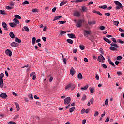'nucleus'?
Segmentation results:
<instances>
[{
	"mask_svg": "<svg viewBox=\"0 0 124 124\" xmlns=\"http://www.w3.org/2000/svg\"><path fill=\"white\" fill-rule=\"evenodd\" d=\"M111 46H110L109 49L111 51H118V49H119V46L118 44L116 43H111Z\"/></svg>",
	"mask_w": 124,
	"mask_h": 124,
	"instance_id": "f257e3e1",
	"label": "nucleus"
},
{
	"mask_svg": "<svg viewBox=\"0 0 124 124\" xmlns=\"http://www.w3.org/2000/svg\"><path fill=\"white\" fill-rule=\"evenodd\" d=\"M3 77H4V74L3 73H1L0 74V88H3Z\"/></svg>",
	"mask_w": 124,
	"mask_h": 124,
	"instance_id": "f03ea898",
	"label": "nucleus"
},
{
	"mask_svg": "<svg viewBox=\"0 0 124 124\" xmlns=\"http://www.w3.org/2000/svg\"><path fill=\"white\" fill-rule=\"evenodd\" d=\"M114 3L116 5H117L115 8V9H116V10H119V9L123 8V5H122L121 2H119L118 1H115Z\"/></svg>",
	"mask_w": 124,
	"mask_h": 124,
	"instance_id": "7ed1b4c3",
	"label": "nucleus"
},
{
	"mask_svg": "<svg viewBox=\"0 0 124 124\" xmlns=\"http://www.w3.org/2000/svg\"><path fill=\"white\" fill-rule=\"evenodd\" d=\"M76 26L78 28H81L82 27V25L83 24V20L82 19H79L77 21V22H76Z\"/></svg>",
	"mask_w": 124,
	"mask_h": 124,
	"instance_id": "20e7f679",
	"label": "nucleus"
},
{
	"mask_svg": "<svg viewBox=\"0 0 124 124\" xmlns=\"http://www.w3.org/2000/svg\"><path fill=\"white\" fill-rule=\"evenodd\" d=\"M97 60L100 62H102L103 63L105 62L104 61H105V58L102 55L100 54V56H98Z\"/></svg>",
	"mask_w": 124,
	"mask_h": 124,
	"instance_id": "39448f33",
	"label": "nucleus"
},
{
	"mask_svg": "<svg viewBox=\"0 0 124 124\" xmlns=\"http://www.w3.org/2000/svg\"><path fill=\"white\" fill-rule=\"evenodd\" d=\"M84 36L85 37H89L88 35H91V32L89 31L88 30H84Z\"/></svg>",
	"mask_w": 124,
	"mask_h": 124,
	"instance_id": "423d86ee",
	"label": "nucleus"
},
{
	"mask_svg": "<svg viewBox=\"0 0 124 124\" xmlns=\"http://www.w3.org/2000/svg\"><path fill=\"white\" fill-rule=\"evenodd\" d=\"M64 104H69L70 103V101H71V98H70V97H68L64 99Z\"/></svg>",
	"mask_w": 124,
	"mask_h": 124,
	"instance_id": "0eeeda50",
	"label": "nucleus"
},
{
	"mask_svg": "<svg viewBox=\"0 0 124 124\" xmlns=\"http://www.w3.org/2000/svg\"><path fill=\"white\" fill-rule=\"evenodd\" d=\"M5 53L6 55L9 56V57H11L12 56V52L11 51V50H10V49H7L5 51Z\"/></svg>",
	"mask_w": 124,
	"mask_h": 124,
	"instance_id": "6e6552de",
	"label": "nucleus"
},
{
	"mask_svg": "<svg viewBox=\"0 0 124 124\" xmlns=\"http://www.w3.org/2000/svg\"><path fill=\"white\" fill-rule=\"evenodd\" d=\"M74 16L75 17H80L81 16V14L80 12L77 11L74 13Z\"/></svg>",
	"mask_w": 124,
	"mask_h": 124,
	"instance_id": "1a4fd4ad",
	"label": "nucleus"
},
{
	"mask_svg": "<svg viewBox=\"0 0 124 124\" xmlns=\"http://www.w3.org/2000/svg\"><path fill=\"white\" fill-rule=\"evenodd\" d=\"M76 71H75V69H74V68H73V67H71L70 70V74H71L72 76H73V75H74V74H75Z\"/></svg>",
	"mask_w": 124,
	"mask_h": 124,
	"instance_id": "9d476101",
	"label": "nucleus"
},
{
	"mask_svg": "<svg viewBox=\"0 0 124 124\" xmlns=\"http://www.w3.org/2000/svg\"><path fill=\"white\" fill-rule=\"evenodd\" d=\"M18 45H19V44L16 42H13L12 43H11V46H12V47H17Z\"/></svg>",
	"mask_w": 124,
	"mask_h": 124,
	"instance_id": "9b49d317",
	"label": "nucleus"
},
{
	"mask_svg": "<svg viewBox=\"0 0 124 124\" xmlns=\"http://www.w3.org/2000/svg\"><path fill=\"white\" fill-rule=\"evenodd\" d=\"M67 35L69 38H76V37H75V34H68Z\"/></svg>",
	"mask_w": 124,
	"mask_h": 124,
	"instance_id": "f8f14e48",
	"label": "nucleus"
},
{
	"mask_svg": "<svg viewBox=\"0 0 124 124\" xmlns=\"http://www.w3.org/2000/svg\"><path fill=\"white\" fill-rule=\"evenodd\" d=\"M0 96L2 98H6L7 97V95L5 93H2L0 95Z\"/></svg>",
	"mask_w": 124,
	"mask_h": 124,
	"instance_id": "ddd939ff",
	"label": "nucleus"
},
{
	"mask_svg": "<svg viewBox=\"0 0 124 124\" xmlns=\"http://www.w3.org/2000/svg\"><path fill=\"white\" fill-rule=\"evenodd\" d=\"M2 27L3 28H4V30H6V31H7V30H8V29L7 28V24H6V23L5 22H2Z\"/></svg>",
	"mask_w": 124,
	"mask_h": 124,
	"instance_id": "4468645a",
	"label": "nucleus"
},
{
	"mask_svg": "<svg viewBox=\"0 0 124 124\" xmlns=\"http://www.w3.org/2000/svg\"><path fill=\"white\" fill-rule=\"evenodd\" d=\"M9 25L11 28H14V27H16L17 26V24L14 23V22H10L9 23Z\"/></svg>",
	"mask_w": 124,
	"mask_h": 124,
	"instance_id": "2eb2a0df",
	"label": "nucleus"
},
{
	"mask_svg": "<svg viewBox=\"0 0 124 124\" xmlns=\"http://www.w3.org/2000/svg\"><path fill=\"white\" fill-rule=\"evenodd\" d=\"M82 8V11L83 12H87V10H88V7H86V6H82L81 7Z\"/></svg>",
	"mask_w": 124,
	"mask_h": 124,
	"instance_id": "dca6fc26",
	"label": "nucleus"
},
{
	"mask_svg": "<svg viewBox=\"0 0 124 124\" xmlns=\"http://www.w3.org/2000/svg\"><path fill=\"white\" fill-rule=\"evenodd\" d=\"M78 79H79L80 80H82L83 79V75L81 73H79L78 75Z\"/></svg>",
	"mask_w": 124,
	"mask_h": 124,
	"instance_id": "f3484780",
	"label": "nucleus"
},
{
	"mask_svg": "<svg viewBox=\"0 0 124 124\" xmlns=\"http://www.w3.org/2000/svg\"><path fill=\"white\" fill-rule=\"evenodd\" d=\"M62 16H57L54 17V19L53 20V22H55V21H56L57 20H59V19H61V18H62Z\"/></svg>",
	"mask_w": 124,
	"mask_h": 124,
	"instance_id": "a211bd4d",
	"label": "nucleus"
},
{
	"mask_svg": "<svg viewBox=\"0 0 124 124\" xmlns=\"http://www.w3.org/2000/svg\"><path fill=\"white\" fill-rule=\"evenodd\" d=\"M67 3V1H63L61 2L60 4V6H62L63 5H64V4H66Z\"/></svg>",
	"mask_w": 124,
	"mask_h": 124,
	"instance_id": "6ab92c4d",
	"label": "nucleus"
},
{
	"mask_svg": "<svg viewBox=\"0 0 124 124\" xmlns=\"http://www.w3.org/2000/svg\"><path fill=\"white\" fill-rule=\"evenodd\" d=\"M96 23V22L95 21H88V24L90 26H91V25H95Z\"/></svg>",
	"mask_w": 124,
	"mask_h": 124,
	"instance_id": "aec40b11",
	"label": "nucleus"
},
{
	"mask_svg": "<svg viewBox=\"0 0 124 124\" xmlns=\"http://www.w3.org/2000/svg\"><path fill=\"white\" fill-rule=\"evenodd\" d=\"M88 88H89V85H86V86H85L83 87H81L80 90H86L88 89Z\"/></svg>",
	"mask_w": 124,
	"mask_h": 124,
	"instance_id": "412c9836",
	"label": "nucleus"
},
{
	"mask_svg": "<svg viewBox=\"0 0 124 124\" xmlns=\"http://www.w3.org/2000/svg\"><path fill=\"white\" fill-rule=\"evenodd\" d=\"M103 39L105 41H106V42H107L108 43H109V44L111 43V41H110V40L108 39L106 37L103 38Z\"/></svg>",
	"mask_w": 124,
	"mask_h": 124,
	"instance_id": "4be33fe9",
	"label": "nucleus"
},
{
	"mask_svg": "<svg viewBox=\"0 0 124 124\" xmlns=\"http://www.w3.org/2000/svg\"><path fill=\"white\" fill-rule=\"evenodd\" d=\"M15 104L16 106L17 111H20V106H19V104L17 102H15Z\"/></svg>",
	"mask_w": 124,
	"mask_h": 124,
	"instance_id": "5701e85b",
	"label": "nucleus"
},
{
	"mask_svg": "<svg viewBox=\"0 0 124 124\" xmlns=\"http://www.w3.org/2000/svg\"><path fill=\"white\" fill-rule=\"evenodd\" d=\"M13 21L16 23V24H20V21H19V20L17 19L16 18H14Z\"/></svg>",
	"mask_w": 124,
	"mask_h": 124,
	"instance_id": "b1692460",
	"label": "nucleus"
},
{
	"mask_svg": "<svg viewBox=\"0 0 124 124\" xmlns=\"http://www.w3.org/2000/svg\"><path fill=\"white\" fill-rule=\"evenodd\" d=\"M9 35H10L11 38H15V35H14V34L12 32H10Z\"/></svg>",
	"mask_w": 124,
	"mask_h": 124,
	"instance_id": "393cba45",
	"label": "nucleus"
},
{
	"mask_svg": "<svg viewBox=\"0 0 124 124\" xmlns=\"http://www.w3.org/2000/svg\"><path fill=\"white\" fill-rule=\"evenodd\" d=\"M75 110V107H72V108H69L70 113H72L73 111Z\"/></svg>",
	"mask_w": 124,
	"mask_h": 124,
	"instance_id": "a878e982",
	"label": "nucleus"
},
{
	"mask_svg": "<svg viewBox=\"0 0 124 124\" xmlns=\"http://www.w3.org/2000/svg\"><path fill=\"white\" fill-rule=\"evenodd\" d=\"M89 89L90 91V93H94V88L90 87Z\"/></svg>",
	"mask_w": 124,
	"mask_h": 124,
	"instance_id": "bb28decb",
	"label": "nucleus"
},
{
	"mask_svg": "<svg viewBox=\"0 0 124 124\" xmlns=\"http://www.w3.org/2000/svg\"><path fill=\"white\" fill-rule=\"evenodd\" d=\"M35 41H36V39L35 37H33L32 39V43L33 45H34L35 44Z\"/></svg>",
	"mask_w": 124,
	"mask_h": 124,
	"instance_id": "cd10ccee",
	"label": "nucleus"
},
{
	"mask_svg": "<svg viewBox=\"0 0 124 124\" xmlns=\"http://www.w3.org/2000/svg\"><path fill=\"white\" fill-rule=\"evenodd\" d=\"M67 42H68V43H70V44H72L73 43V40L70 39H67Z\"/></svg>",
	"mask_w": 124,
	"mask_h": 124,
	"instance_id": "c85d7f7f",
	"label": "nucleus"
},
{
	"mask_svg": "<svg viewBox=\"0 0 124 124\" xmlns=\"http://www.w3.org/2000/svg\"><path fill=\"white\" fill-rule=\"evenodd\" d=\"M15 18L16 19H19V20H21V16H20V15H15Z\"/></svg>",
	"mask_w": 124,
	"mask_h": 124,
	"instance_id": "c756f323",
	"label": "nucleus"
},
{
	"mask_svg": "<svg viewBox=\"0 0 124 124\" xmlns=\"http://www.w3.org/2000/svg\"><path fill=\"white\" fill-rule=\"evenodd\" d=\"M99 8L105 9L106 8H107V5L99 6Z\"/></svg>",
	"mask_w": 124,
	"mask_h": 124,
	"instance_id": "7c9ffc66",
	"label": "nucleus"
},
{
	"mask_svg": "<svg viewBox=\"0 0 124 124\" xmlns=\"http://www.w3.org/2000/svg\"><path fill=\"white\" fill-rule=\"evenodd\" d=\"M23 28H24L25 31H27V32H29V31H30V29H29V28H28V27L24 26Z\"/></svg>",
	"mask_w": 124,
	"mask_h": 124,
	"instance_id": "2f4dec72",
	"label": "nucleus"
},
{
	"mask_svg": "<svg viewBox=\"0 0 124 124\" xmlns=\"http://www.w3.org/2000/svg\"><path fill=\"white\" fill-rule=\"evenodd\" d=\"M70 88L72 91L75 89V84H70Z\"/></svg>",
	"mask_w": 124,
	"mask_h": 124,
	"instance_id": "473e14b6",
	"label": "nucleus"
},
{
	"mask_svg": "<svg viewBox=\"0 0 124 124\" xmlns=\"http://www.w3.org/2000/svg\"><path fill=\"white\" fill-rule=\"evenodd\" d=\"M15 41H16V42H18V43H21V39L17 37H16Z\"/></svg>",
	"mask_w": 124,
	"mask_h": 124,
	"instance_id": "72a5a7b5",
	"label": "nucleus"
},
{
	"mask_svg": "<svg viewBox=\"0 0 124 124\" xmlns=\"http://www.w3.org/2000/svg\"><path fill=\"white\" fill-rule=\"evenodd\" d=\"M66 23V21H59L58 22V24H60V25H63V24H65Z\"/></svg>",
	"mask_w": 124,
	"mask_h": 124,
	"instance_id": "f704fd0d",
	"label": "nucleus"
},
{
	"mask_svg": "<svg viewBox=\"0 0 124 124\" xmlns=\"http://www.w3.org/2000/svg\"><path fill=\"white\" fill-rule=\"evenodd\" d=\"M87 98V96H86V95L84 94L82 97L81 100L82 101H85V99H86Z\"/></svg>",
	"mask_w": 124,
	"mask_h": 124,
	"instance_id": "c9c22d12",
	"label": "nucleus"
},
{
	"mask_svg": "<svg viewBox=\"0 0 124 124\" xmlns=\"http://www.w3.org/2000/svg\"><path fill=\"white\" fill-rule=\"evenodd\" d=\"M0 14H2V15H5L6 13L4 12V10H0Z\"/></svg>",
	"mask_w": 124,
	"mask_h": 124,
	"instance_id": "e433bc0d",
	"label": "nucleus"
},
{
	"mask_svg": "<svg viewBox=\"0 0 124 124\" xmlns=\"http://www.w3.org/2000/svg\"><path fill=\"white\" fill-rule=\"evenodd\" d=\"M79 48L81 50H84L85 49V46L81 45L79 46Z\"/></svg>",
	"mask_w": 124,
	"mask_h": 124,
	"instance_id": "4c0bfd02",
	"label": "nucleus"
},
{
	"mask_svg": "<svg viewBox=\"0 0 124 124\" xmlns=\"http://www.w3.org/2000/svg\"><path fill=\"white\" fill-rule=\"evenodd\" d=\"M94 101V99L93 98H91L90 100V102L91 103V104H93V102Z\"/></svg>",
	"mask_w": 124,
	"mask_h": 124,
	"instance_id": "58836bf2",
	"label": "nucleus"
},
{
	"mask_svg": "<svg viewBox=\"0 0 124 124\" xmlns=\"http://www.w3.org/2000/svg\"><path fill=\"white\" fill-rule=\"evenodd\" d=\"M69 89H70V84L67 85L65 88L66 91L69 90Z\"/></svg>",
	"mask_w": 124,
	"mask_h": 124,
	"instance_id": "ea45409f",
	"label": "nucleus"
},
{
	"mask_svg": "<svg viewBox=\"0 0 124 124\" xmlns=\"http://www.w3.org/2000/svg\"><path fill=\"white\" fill-rule=\"evenodd\" d=\"M114 25L115 26H116V27H118V26H119V21H115L114 22Z\"/></svg>",
	"mask_w": 124,
	"mask_h": 124,
	"instance_id": "a19ab883",
	"label": "nucleus"
},
{
	"mask_svg": "<svg viewBox=\"0 0 124 124\" xmlns=\"http://www.w3.org/2000/svg\"><path fill=\"white\" fill-rule=\"evenodd\" d=\"M100 30L101 31H104V30H105V27H104V26H101L100 27Z\"/></svg>",
	"mask_w": 124,
	"mask_h": 124,
	"instance_id": "79ce46f5",
	"label": "nucleus"
},
{
	"mask_svg": "<svg viewBox=\"0 0 124 124\" xmlns=\"http://www.w3.org/2000/svg\"><path fill=\"white\" fill-rule=\"evenodd\" d=\"M66 33V31H62L60 32V35H61V36H62V35H63V34Z\"/></svg>",
	"mask_w": 124,
	"mask_h": 124,
	"instance_id": "37998d69",
	"label": "nucleus"
},
{
	"mask_svg": "<svg viewBox=\"0 0 124 124\" xmlns=\"http://www.w3.org/2000/svg\"><path fill=\"white\" fill-rule=\"evenodd\" d=\"M28 97H29L30 99H33V97L32 96V94H31L30 95H28Z\"/></svg>",
	"mask_w": 124,
	"mask_h": 124,
	"instance_id": "c03bdc74",
	"label": "nucleus"
},
{
	"mask_svg": "<svg viewBox=\"0 0 124 124\" xmlns=\"http://www.w3.org/2000/svg\"><path fill=\"white\" fill-rule=\"evenodd\" d=\"M122 59H123V57L121 56H118L116 58V60H117L118 61H119L120 60H122Z\"/></svg>",
	"mask_w": 124,
	"mask_h": 124,
	"instance_id": "a18cd8bd",
	"label": "nucleus"
},
{
	"mask_svg": "<svg viewBox=\"0 0 124 124\" xmlns=\"http://www.w3.org/2000/svg\"><path fill=\"white\" fill-rule=\"evenodd\" d=\"M83 1H84V0H77L75 1V2L78 3L79 2H83Z\"/></svg>",
	"mask_w": 124,
	"mask_h": 124,
	"instance_id": "49530a36",
	"label": "nucleus"
},
{
	"mask_svg": "<svg viewBox=\"0 0 124 124\" xmlns=\"http://www.w3.org/2000/svg\"><path fill=\"white\" fill-rule=\"evenodd\" d=\"M30 2L28 1H25L23 3H22L23 5H25L26 4H29Z\"/></svg>",
	"mask_w": 124,
	"mask_h": 124,
	"instance_id": "de8ad7c7",
	"label": "nucleus"
},
{
	"mask_svg": "<svg viewBox=\"0 0 124 124\" xmlns=\"http://www.w3.org/2000/svg\"><path fill=\"white\" fill-rule=\"evenodd\" d=\"M108 102H109V99H107L105 101V105H108Z\"/></svg>",
	"mask_w": 124,
	"mask_h": 124,
	"instance_id": "09e8293b",
	"label": "nucleus"
},
{
	"mask_svg": "<svg viewBox=\"0 0 124 124\" xmlns=\"http://www.w3.org/2000/svg\"><path fill=\"white\" fill-rule=\"evenodd\" d=\"M8 124H16V123L14 121H10Z\"/></svg>",
	"mask_w": 124,
	"mask_h": 124,
	"instance_id": "8fccbe9b",
	"label": "nucleus"
},
{
	"mask_svg": "<svg viewBox=\"0 0 124 124\" xmlns=\"http://www.w3.org/2000/svg\"><path fill=\"white\" fill-rule=\"evenodd\" d=\"M99 115V113H98V111H96L94 113V117H97Z\"/></svg>",
	"mask_w": 124,
	"mask_h": 124,
	"instance_id": "3c124183",
	"label": "nucleus"
},
{
	"mask_svg": "<svg viewBox=\"0 0 124 124\" xmlns=\"http://www.w3.org/2000/svg\"><path fill=\"white\" fill-rule=\"evenodd\" d=\"M6 9L9 10V9H12V8H13L11 6H7L6 7Z\"/></svg>",
	"mask_w": 124,
	"mask_h": 124,
	"instance_id": "603ef678",
	"label": "nucleus"
},
{
	"mask_svg": "<svg viewBox=\"0 0 124 124\" xmlns=\"http://www.w3.org/2000/svg\"><path fill=\"white\" fill-rule=\"evenodd\" d=\"M32 12H33V13L38 12V10H37L36 9H34L32 10Z\"/></svg>",
	"mask_w": 124,
	"mask_h": 124,
	"instance_id": "864d4df0",
	"label": "nucleus"
},
{
	"mask_svg": "<svg viewBox=\"0 0 124 124\" xmlns=\"http://www.w3.org/2000/svg\"><path fill=\"white\" fill-rule=\"evenodd\" d=\"M95 78H96V80L97 81H98V80H99V76H98V75H97V74H96Z\"/></svg>",
	"mask_w": 124,
	"mask_h": 124,
	"instance_id": "5fc2aeb1",
	"label": "nucleus"
},
{
	"mask_svg": "<svg viewBox=\"0 0 124 124\" xmlns=\"http://www.w3.org/2000/svg\"><path fill=\"white\" fill-rule=\"evenodd\" d=\"M86 112V109L85 108H82L81 113V114H84Z\"/></svg>",
	"mask_w": 124,
	"mask_h": 124,
	"instance_id": "6e6d98bb",
	"label": "nucleus"
},
{
	"mask_svg": "<svg viewBox=\"0 0 124 124\" xmlns=\"http://www.w3.org/2000/svg\"><path fill=\"white\" fill-rule=\"evenodd\" d=\"M111 40H112L114 43H117V41L115 38H112Z\"/></svg>",
	"mask_w": 124,
	"mask_h": 124,
	"instance_id": "4d7b16f0",
	"label": "nucleus"
},
{
	"mask_svg": "<svg viewBox=\"0 0 124 124\" xmlns=\"http://www.w3.org/2000/svg\"><path fill=\"white\" fill-rule=\"evenodd\" d=\"M102 66H103V67L104 68H105V69H106V68H107V65H106V64H102Z\"/></svg>",
	"mask_w": 124,
	"mask_h": 124,
	"instance_id": "13d9d810",
	"label": "nucleus"
},
{
	"mask_svg": "<svg viewBox=\"0 0 124 124\" xmlns=\"http://www.w3.org/2000/svg\"><path fill=\"white\" fill-rule=\"evenodd\" d=\"M33 75H35V73L34 72H33L30 74L31 77L32 76H33Z\"/></svg>",
	"mask_w": 124,
	"mask_h": 124,
	"instance_id": "bf43d9fd",
	"label": "nucleus"
},
{
	"mask_svg": "<svg viewBox=\"0 0 124 124\" xmlns=\"http://www.w3.org/2000/svg\"><path fill=\"white\" fill-rule=\"evenodd\" d=\"M105 15H106V16H110L111 15V13H105Z\"/></svg>",
	"mask_w": 124,
	"mask_h": 124,
	"instance_id": "052dcab7",
	"label": "nucleus"
},
{
	"mask_svg": "<svg viewBox=\"0 0 124 124\" xmlns=\"http://www.w3.org/2000/svg\"><path fill=\"white\" fill-rule=\"evenodd\" d=\"M119 31H120V32H124V31L122 28H120L119 29Z\"/></svg>",
	"mask_w": 124,
	"mask_h": 124,
	"instance_id": "680f3d73",
	"label": "nucleus"
},
{
	"mask_svg": "<svg viewBox=\"0 0 124 124\" xmlns=\"http://www.w3.org/2000/svg\"><path fill=\"white\" fill-rule=\"evenodd\" d=\"M118 40V42L119 43H121V44H123V43H124V42L123 41H122L121 39H119Z\"/></svg>",
	"mask_w": 124,
	"mask_h": 124,
	"instance_id": "e2e57ef3",
	"label": "nucleus"
},
{
	"mask_svg": "<svg viewBox=\"0 0 124 124\" xmlns=\"http://www.w3.org/2000/svg\"><path fill=\"white\" fill-rule=\"evenodd\" d=\"M108 62H109V64H111L113 62H112V61H111V59H108Z\"/></svg>",
	"mask_w": 124,
	"mask_h": 124,
	"instance_id": "0e129e2a",
	"label": "nucleus"
},
{
	"mask_svg": "<svg viewBox=\"0 0 124 124\" xmlns=\"http://www.w3.org/2000/svg\"><path fill=\"white\" fill-rule=\"evenodd\" d=\"M14 2H11L10 3V5H11V7H12V6H14Z\"/></svg>",
	"mask_w": 124,
	"mask_h": 124,
	"instance_id": "69168bd1",
	"label": "nucleus"
},
{
	"mask_svg": "<svg viewBox=\"0 0 124 124\" xmlns=\"http://www.w3.org/2000/svg\"><path fill=\"white\" fill-rule=\"evenodd\" d=\"M36 79V75H34L33 76L32 80H35Z\"/></svg>",
	"mask_w": 124,
	"mask_h": 124,
	"instance_id": "338daca9",
	"label": "nucleus"
},
{
	"mask_svg": "<svg viewBox=\"0 0 124 124\" xmlns=\"http://www.w3.org/2000/svg\"><path fill=\"white\" fill-rule=\"evenodd\" d=\"M52 81H53V77H50L49 78V82H50V83H51V82H52Z\"/></svg>",
	"mask_w": 124,
	"mask_h": 124,
	"instance_id": "774afa93",
	"label": "nucleus"
}]
</instances>
